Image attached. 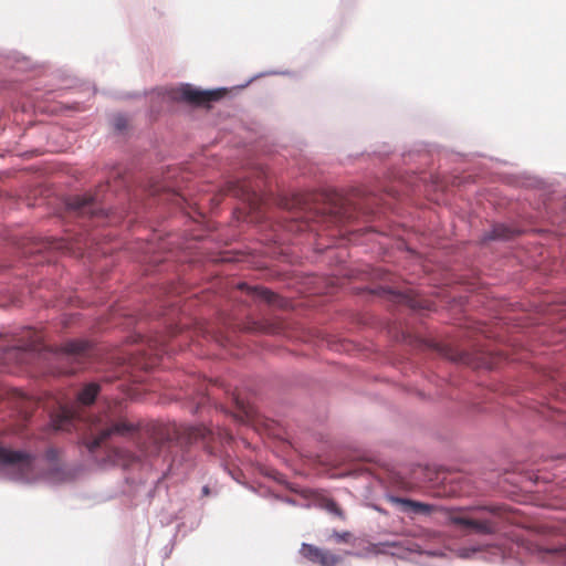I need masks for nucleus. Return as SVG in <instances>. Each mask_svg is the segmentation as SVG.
Returning <instances> with one entry per match:
<instances>
[{"label":"nucleus","instance_id":"nucleus-1","mask_svg":"<svg viewBox=\"0 0 566 566\" xmlns=\"http://www.w3.org/2000/svg\"><path fill=\"white\" fill-rule=\"evenodd\" d=\"M54 431H72L87 427L88 437L83 444L91 453L101 447L105 448L104 462L113 465L129 467L139 460L161 455L170 446L174 431L161 423L147 424L144 429L124 417H112L108 413L95 416L88 421L83 420L77 407L60 405L51 415Z\"/></svg>","mask_w":566,"mask_h":566},{"label":"nucleus","instance_id":"nucleus-2","mask_svg":"<svg viewBox=\"0 0 566 566\" xmlns=\"http://www.w3.org/2000/svg\"><path fill=\"white\" fill-rule=\"evenodd\" d=\"M91 354V345L86 340H69L63 346L49 349L44 353L50 360L49 371L53 375L73 374L77 370L75 364H82Z\"/></svg>","mask_w":566,"mask_h":566},{"label":"nucleus","instance_id":"nucleus-3","mask_svg":"<svg viewBox=\"0 0 566 566\" xmlns=\"http://www.w3.org/2000/svg\"><path fill=\"white\" fill-rule=\"evenodd\" d=\"M0 468L15 480L29 481L34 475L35 457L27 451L0 447Z\"/></svg>","mask_w":566,"mask_h":566},{"label":"nucleus","instance_id":"nucleus-4","mask_svg":"<svg viewBox=\"0 0 566 566\" xmlns=\"http://www.w3.org/2000/svg\"><path fill=\"white\" fill-rule=\"evenodd\" d=\"M222 95L221 91H201L189 84L182 85L174 92V98L195 106L208 105L220 99Z\"/></svg>","mask_w":566,"mask_h":566},{"label":"nucleus","instance_id":"nucleus-5","mask_svg":"<svg viewBox=\"0 0 566 566\" xmlns=\"http://www.w3.org/2000/svg\"><path fill=\"white\" fill-rule=\"evenodd\" d=\"M300 554L305 559L312 563H316L321 566H336L342 560L338 555L307 543L302 544Z\"/></svg>","mask_w":566,"mask_h":566},{"label":"nucleus","instance_id":"nucleus-6","mask_svg":"<svg viewBox=\"0 0 566 566\" xmlns=\"http://www.w3.org/2000/svg\"><path fill=\"white\" fill-rule=\"evenodd\" d=\"M449 521L451 524L470 528L478 534L490 535L496 532L495 523L490 520H474L458 513H452L449 516Z\"/></svg>","mask_w":566,"mask_h":566},{"label":"nucleus","instance_id":"nucleus-7","mask_svg":"<svg viewBox=\"0 0 566 566\" xmlns=\"http://www.w3.org/2000/svg\"><path fill=\"white\" fill-rule=\"evenodd\" d=\"M98 195H83L71 197L67 201V206L71 210L82 216H97L102 212L98 206Z\"/></svg>","mask_w":566,"mask_h":566},{"label":"nucleus","instance_id":"nucleus-8","mask_svg":"<svg viewBox=\"0 0 566 566\" xmlns=\"http://www.w3.org/2000/svg\"><path fill=\"white\" fill-rule=\"evenodd\" d=\"M223 193L244 201H252L256 197L255 186L250 180H234L227 182Z\"/></svg>","mask_w":566,"mask_h":566},{"label":"nucleus","instance_id":"nucleus-9","mask_svg":"<svg viewBox=\"0 0 566 566\" xmlns=\"http://www.w3.org/2000/svg\"><path fill=\"white\" fill-rule=\"evenodd\" d=\"M239 289L247 290L248 294H250L255 300L263 301L270 305L283 306V300H281L275 293L268 289L249 286L245 283L239 284Z\"/></svg>","mask_w":566,"mask_h":566},{"label":"nucleus","instance_id":"nucleus-10","mask_svg":"<svg viewBox=\"0 0 566 566\" xmlns=\"http://www.w3.org/2000/svg\"><path fill=\"white\" fill-rule=\"evenodd\" d=\"M41 342L42 336L38 332L27 328L24 336L20 339L15 348L23 352H35L40 349Z\"/></svg>","mask_w":566,"mask_h":566},{"label":"nucleus","instance_id":"nucleus-11","mask_svg":"<svg viewBox=\"0 0 566 566\" xmlns=\"http://www.w3.org/2000/svg\"><path fill=\"white\" fill-rule=\"evenodd\" d=\"M392 501L399 504L403 512H412L416 514H429L431 512V506L421 502L401 497H394Z\"/></svg>","mask_w":566,"mask_h":566},{"label":"nucleus","instance_id":"nucleus-12","mask_svg":"<svg viewBox=\"0 0 566 566\" xmlns=\"http://www.w3.org/2000/svg\"><path fill=\"white\" fill-rule=\"evenodd\" d=\"M247 331L249 332H256V333H264V334H276L281 329V323L280 322H271L268 319L263 321H253L248 323Z\"/></svg>","mask_w":566,"mask_h":566},{"label":"nucleus","instance_id":"nucleus-13","mask_svg":"<svg viewBox=\"0 0 566 566\" xmlns=\"http://www.w3.org/2000/svg\"><path fill=\"white\" fill-rule=\"evenodd\" d=\"M99 392V385L91 382L86 385L77 395L81 405L88 406L93 403Z\"/></svg>","mask_w":566,"mask_h":566},{"label":"nucleus","instance_id":"nucleus-14","mask_svg":"<svg viewBox=\"0 0 566 566\" xmlns=\"http://www.w3.org/2000/svg\"><path fill=\"white\" fill-rule=\"evenodd\" d=\"M321 506L331 514H334L335 516L339 517L340 520L345 518L344 511L338 506V504L333 499L324 497L321 502Z\"/></svg>","mask_w":566,"mask_h":566},{"label":"nucleus","instance_id":"nucleus-15","mask_svg":"<svg viewBox=\"0 0 566 566\" xmlns=\"http://www.w3.org/2000/svg\"><path fill=\"white\" fill-rule=\"evenodd\" d=\"M313 195H297L294 197V206H298L302 210H315L318 213V208L312 205Z\"/></svg>","mask_w":566,"mask_h":566},{"label":"nucleus","instance_id":"nucleus-16","mask_svg":"<svg viewBox=\"0 0 566 566\" xmlns=\"http://www.w3.org/2000/svg\"><path fill=\"white\" fill-rule=\"evenodd\" d=\"M513 231L503 224H496L493 227L491 234L488 239H510Z\"/></svg>","mask_w":566,"mask_h":566},{"label":"nucleus","instance_id":"nucleus-17","mask_svg":"<svg viewBox=\"0 0 566 566\" xmlns=\"http://www.w3.org/2000/svg\"><path fill=\"white\" fill-rule=\"evenodd\" d=\"M234 402L238 408V410L245 417L250 418L254 413L253 407L245 402L244 400L240 399L239 397H234Z\"/></svg>","mask_w":566,"mask_h":566},{"label":"nucleus","instance_id":"nucleus-18","mask_svg":"<svg viewBox=\"0 0 566 566\" xmlns=\"http://www.w3.org/2000/svg\"><path fill=\"white\" fill-rule=\"evenodd\" d=\"M353 535L350 532H337L333 531L329 538L333 539L335 543H349Z\"/></svg>","mask_w":566,"mask_h":566},{"label":"nucleus","instance_id":"nucleus-19","mask_svg":"<svg viewBox=\"0 0 566 566\" xmlns=\"http://www.w3.org/2000/svg\"><path fill=\"white\" fill-rule=\"evenodd\" d=\"M402 297V302H405L407 305H409L410 307L412 308H417V307H421V303L420 301L416 300L412 295H411V291L401 295Z\"/></svg>","mask_w":566,"mask_h":566},{"label":"nucleus","instance_id":"nucleus-20","mask_svg":"<svg viewBox=\"0 0 566 566\" xmlns=\"http://www.w3.org/2000/svg\"><path fill=\"white\" fill-rule=\"evenodd\" d=\"M209 433V430L207 428H196L193 429V432L191 433V437L193 438H201L206 439V436Z\"/></svg>","mask_w":566,"mask_h":566},{"label":"nucleus","instance_id":"nucleus-21","mask_svg":"<svg viewBox=\"0 0 566 566\" xmlns=\"http://www.w3.org/2000/svg\"><path fill=\"white\" fill-rule=\"evenodd\" d=\"M115 126L117 129H124L126 124H125V119L123 117H117L115 119Z\"/></svg>","mask_w":566,"mask_h":566},{"label":"nucleus","instance_id":"nucleus-22","mask_svg":"<svg viewBox=\"0 0 566 566\" xmlns=\"http://www.w3.org/2000/svg\"><path fill=\"white\" fill-rule=\"evenodd\" d=\"M481 510H485V511H489V512L494 513V514H496L499 512V509L494 507V506L482 507Z\"/></svg>","mask_w":566,"mask_h":566}]
</instances>
